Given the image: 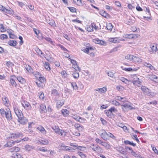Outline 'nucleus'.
<instances>
[{"mask_svg": "<svg viewBox=\"0 0 158 158\" xmlns=\"http://www.w3.org/2000/svg\"><path fill=\"white\" fill-rule=\"evenodd\" d=\"M14 110L15 114L18 117L19 122L23 125L27 123V120L23 116L21 111L19 110L16 107L14 108Z\"/></svg>", "mask_w": 158, "mask_h": 158, "instance_id": "nucleus-1", "label": "nucleus"}, {"mask_svg": "<svg viewBox=\"0 0 158 158\" xmlns=\"http://www.w3.org/2000/svg\"><path fill=\"white\" fill-rule=\"evenodd\" d=\"M52 129L55 131V132L59 135L64 137L66 135V132L63 130L60 129L58 126H55L52 127Z\"/></svg>", "mask_w": 158, "mask_h": 158, "instance_id": "nucleus-2", "label": "nucleus"}, {"mask_svg": "<svg viewBox=\"0 0 158 158\" xmlns=\"http://www.w3.org/2000/svg\"><path fill=\"white\" fill-rule=\"evenodd\" d=\"M98 133L104 140H106L108 139L107 133L104 129H101L100 130L98 131Z\"/></svg>", "mask_w": 158, "mask_h": 158, "instance_id": "nucleus-3", "label": "nucleus"}, {"mask_svg": "<svg viewBox=\"0 0 158 158\" xmlns=\"http://www.w3.org/2000/svg\"><path fill=\"white\" fill-rule=\"evenodd\" d=\"M130 78H132V82L134 85H135L136 83L138 84H140L141 82L139 81V79L137 77V76L135 74L131 75L130 76Z\"/></svg>", "mask_w": 158, "mask_h": 158, "instance_id": "nucleus-4", "label": "nucleus"}, {"mask_svg": "<svg viewBox=\"0 0 158 158\" xmlns=\"http://www.w3.org/2000/svg\"><path fill=\"white\" fill-rule=\"evenodd\" d=\"M90 147L92 149L96 152H100L102 151V148L98 145H94V144H91Z\"/></svg>", "mask_w": 158, "mask_h": 158, "instance_id": "nucleus-5", "label": "nucleus"}, {"mask_svg": "<svg viewBox=\"0 0 158 158\" xmlns=\"http://www.w3.org/2000/svg\"><path fill=\"white\" fill-rule=\"evenodd\" d=\"M21 104L24 108L26 110H30L31 108L30 103L28 102L25 101H23Z\"/></svg>", "mask_w": 158, "mask_h": 158, "instance_id": "nucleus-6", "label": "nucleus"}, {"mask_svg": "<svg viewBox=\"0 0 158 158\" xmlns=\"http://www.w3.org/2000/svg\"><path fill=\"white\" fill-rule=\"evenodd\" d=\"M129 102H127L126 103H123L122 105H121L122 109L124 111L125 110L124 108H126L128 110H131L134 109L133 107H132L129 104Z\"/></svg>", "mask_w": 158, "mask_h": 158, "instance_id": "nucleus-7", "label": "nucleus"}, {"mask_svg": "<svg viewBox=\"0 0 158 158\" xmlns=\"http://www.w3.org/2000/svg\"><path fill=\"white\" fill-rule=\"evenodd\" d=\"M16 77L15 75H12L10 77V82L13 86L16 87L17 84L15 81V80L16 79Z\"/></svg>", "mask_w": 158, "mask_h": 158, "instance_id": "nucleus-8", "label": "nucleus"}, {"mask_svg": "<svg viewBox=\"0 0 158 158\" xmlns=\"http://www.w3.org/2000/svg\"><path fill=\"white\" fill-rule=\"evenodd\" d=\"M35 50L36 52L38 54V55L40 56L41 57H45L46 60L48 61H49V60L48 59L46 58V56L44 55L42 51L39 49V48L37 47H36L35 48Z\"/></svg>", "mask_w": 158, "mask_h": 158, "instance_id": "nucleus-9", "label": "nucleus"}, {"mask_svg": "<svg viewBox=\"0 0 158 158\" xmlns=\"http://www.w3.org/2000/svg\"><path fill=\"white\" fill-rule=\"evenodd\" d=\"M94 91H97L100 94L105 93L107 91V89L105 87H103L102 88L96 89Z\"/></svg>", "mask_w": 158, "mask_h": 158, "instance_id": "nucleus-10", "label": "nucleus"}, {"mask_svg": "<svg viewBox=\"0 0 158 158\" xmlns=\"http://www.w3.org/2000/svg\"><path fill=\"white\" fill-rule=\"evenodd\" d=\"M4 116H5L6 118L8 120H10L11 119V115L9 109L6 110V111Z\"/></svg>", "mask_w": 158, "mask_h": 158, "instance_id": "nucleus-11", "label": "nucleus"}, {"mask_svg": "<svg viewBox=\"0 0 158 158\" xmlns=\"http://www.w3.org/2000/svg\"><path fill=\"white\" fill-rule=\"evenodd\" d=\"M120 39L119 38L115 37L109 38L108 40L109 42L114 43H119L120 41Z\"/></svg>", "mask_w": 158, "mask_h": 158, "instance_id": "nucleus-12", "label": "nucleus"}, {"mask_svg": "<svg viewBox=\"0 0 158 158\" xmlns=\"http://www.w3.org/2000/svg\"><path fill=\"white\" fill-rule=\"evenodd\" d=\"M70 145L71 146L74 147L76 149H77L81 151H84L85 149V148L83 147L77 146L72 143H71Z\"/></svg>", "mask_w": 158, "mask_h": 158, "instance_id": "nucleus-13", "label": "nucleus"}, {"mask_svg": "<svg viewBox=\"0 0 158 158\" xmlns=\"http://www.w3.org/2000/svg\"><path fill=\"white\" fill-rule=\"evenodd\" d=\"M34 146L28 144H27L24 146L25 150L27 152L31 151L32 149H34Z\"/></svg>", "mask_w": 158, "mask_h": 158, "instance_id": "nucleus-14", "label": "nucleus"}, {"mask_svg": "<svg viewBox=\"0 0 158 158\" xmlns=\"http://www.w3.org/2000/svg\"><path fill=\"white\" fill-rule=\"evenodd\" d=\"M0 10L7 13H10L11 12V10L6 9L1 5H0Z\"/></svg>", "mask_w": 158, "mask_h": 158, "instance_id": "nucleus-15", "label": "nucleus"}, {"mask_svg": "<svg viewBox=\"0 0 158 158\" xmlns=\"http://www.w3.org/2000/svg\"><path fill=\"white\" fill-rule=\"evenodd\" d=\"M2 103L5 106H8L9 105V101L8 99L6 97H4L2 98Z\"/></svg>", "mask_w": 158, "mask_h": 158, "instance_id": "nucleus-16", "label": "nucleus"}, {"mask_svg": "<svg viewBox=\"0 0 158 158\" xmlns=\"http://www.w3.org/2000/svg\"><path fill=\"white\" fill-rule=\"evenodd\" d=\"M146 77L152 81H155V79L158 78L156 76L153 74H148L147 75Z\"/></svg>", "mask_w": 158, "mask_h": 158, "instance_id": "nucleus-17", "label": "nucleus"}, {"mask_svg": "<svg viewBox=\"0 0 158 158\" xmlns=\"http://www.w3.org/2000/svg\"><path fill=\"white\" fill-rule=\"evenodd\" d=\"M20 150V149L19 148L16 147H13L12 148L9 149L8 150V151L9 152H17L19 151Z\"/></svg>", "mask_w": 158, "mask_h": 158, "instance_id": "nucleus-18", "label": "nucleus"}, {"mask_svg": "<svg viewBox=\"0 0 158 158\" xmlns=\"http://www.w3.org/2000/svg\"><path fill=\"white\" fill-rule=\"evenodd\" d=\"M143 65L144 66L149 68L151 70H156L155 68L152 66L151 64L148 63L146 62H145L144 63Z\"/></svg>", "mask_w": 158, "mask_h": 158, "instance_id": "nucleus-19", "label": "nucleus"}, {"mask_svg": "<svg viewBox=\"0 0 158 158\" xmlns=\"http://www.w3.org/2000/svg\"><path fill=\"white\" fill-rule=\"evenodd\" d=\"M150 46L152 50L151 51H149V52L150 53H152L153 52H155L157 50V48L156 46L152 44L150 45Z\"/></svg>", "mask_w": 158, "mask_h": 158, "instance_id": "nucleus-20", "label": "nucleus"}, {"mask_svg": "<svg viewBox=\"0 0 158 158\" xmlns=\"http://www.w3.org/2000/svg\"><path fill=\"white\" fill-rule=\"evenodd\" d=\"M37 128L41 133H42L43 134H46V131L45 130L44 128L42 126H39L37 127Z\"/></svg>", "mask_w": 158, "mask_h": 158, "instance_id": "nucleus-21", "label": "nucleus"}, {"mask_svg": "<svg viewBox=\"0 0 158 158\" xmlns=\"http://www.w3.org/2000/svg\"><path fill=\"white\" fill-rule=\"evenodd\" d=\"M22 136V134L21 133H17L16 134H11V138H17L20 136Z\"/></svg>", "mask_w": 158, "mask_h": 158, "instance_id": "nucleus-22", "label": "nucleus"}, {"mask_svg": "<svg viewBox=\"0 0 158 158\" xmlns=\"http://www.w3.org/2000/svg\"><path fill=\"white\" fill-rule=\"evenodd\" d=\"M15 143V142H14L12 140L10 141L6 144L4 146L6 147H11L14 145Z\"/></svg>", "mask_w": 158, "mask_h": 158, "instance_id": "nucleus-23", "label": "nucleus"}, {"mask_svg": "<svg viewBox=\"0 0 158 158\" xmlns=\"http://www.w3.org/2000/svg\"><path fill=\"white\" fill-rule=\"evenodd\" d=\"M141 89L145 94L148 95H149V94L148 93L149 90L148 88H147L144 86H142L141 87Z\"/></svg>", "mask_w": 158, "mask_h": 158, "instance_id": "nucleus-24", "label": "nucleus"}, {"mask_svg": "<svg viewBox=\"0 0 158 158\" xmlns=\"http://www.w3.org/2000/svg\"><path fill=\"white\" fill-rule=\"evenodd\" d=\"M125 149L129 153H131V155L132 154H134V152L133 151L131 148L126 146L125 147Z\"/></svg>", "mask_w": 158, "mask_h": 158, "instance_id": "nucleus-25", "label": "nucleus"}, {"mask_svg": "<svg viewBox=\"0 0 158 158\" xmlns=\"http://www.w3.org/2000/svg\"><path fill=\"white\" fill-rule=\"evenodd\" d=\"M12 157L13 158H23L22 156L17 152H15L13 154Z\"/></svg>", "mask_w": 158, "mask_h": 158, "instance_id": "nucleus-26", "label": "nucleus"}, {"mask_svg": "<svg viewBox=\"0 0 158 158\" xmlns=\"http://www.w3.org/2000/svg\"><path fill=\"white\" fill-rule=\"evenodd\" d=\"M134 56L128 54L125 57V58L130 61H133Z\"/></svg>", "mask_w": 158, "mask_h": 158, "instance_id": "nucleus-27", "label": "nucleus"}, {"mask_svg": "<svg viewBox=\"0 0 158 158\" xmlns=\"http://www.w3.org/2000/svg\"><path fill=\"white\" fill-rule=\"evenodd\" d=\"M16 79L21 84H24L25 82V79L22 77H16Z\"/></svg>", "mask_w": 158, "mask_h": 158, "instance_id": "nucleus-28", "label": "nucleus"}, {"mask_svg": "<svg viewBox=\"0 0 158 158\" xmlns=\"http://www.w3.org/2000/svg\"><path fill=\"white\" fill-rule=\"evenodd\" d=\"M116 149L117 151L119 152L120 153L124 154L125 150L123 147H117Z\"/></svg>", "mask_w": 158, "mask_h": 158, "instance_id": "nucleus-29", "label": "nucleus"}, {"mask_svg": "<svg viewBox=\"0 0 158 158\" xmlns=\"http://www.w3.org/2000/svg\"><path fill=\"white\" fill-rule=\"evenodd\" d=\"M123 70H124L126 71H137L138 70L137 69L133 68V69L131 68H125L123 69Z\"/></svg>", "mask_w": 158, "mask_h": 158, "instance_id": "nucleus-30", "label": "nucleus"}, {"mask_svg": "<svg viewBox=\"0 0 158 158\" xmlns=\"http://www.w3.org/2000/svg\"><path fill=\"white\" fill-rule=\"evenodd\" d=\"M124 143L125 144H129L133 147L135 146L136 145L135 143H133L132 142H131L128 140H125L124 141Z\"/></svg>", "mask_w": 158, "mask_h": 158, "instance_id": "nucleus-31", "label": "nucleus"}, {"mask_svg": "<svg viewBox=\"0 0 158 158\" xmlns=\"http://www.w3.org/2000/svg\"><path fill=\"white\" fill-rule=\"evenodd\" d=\"M63 101L58 100L56 102V106L57 107H61L64 104Z\"/></svg>", "mask_w": 158, "mask_h": 158, "instance_id": "nucleus-32", "label": "nucleus"}, {"mask_svg": "<svg viewBox=\"0 0 158 158\" xmlns=\"http://www.w3.org/2000/svg\"><path fill=\"white\" fill-rule=\"evenodd\" d=\"M118 78L120 80L122 81L125 84H127L129 82V81L127 79L123 77H119Z\"/></svg>", "mask_w": 158, "mask_h": 158, "instance_id": "nucleus-33", "label": "nucleus"}, {"mask_svg": "<svg viewBox=\"0 0 158 158\" xmlns=\"http://www.w3.org/2000/svg\"><path fill=\"white\" fill-rule=\"evenodd\" d=\"M40 143L43 145H47L49 143L48 140L47 139L41 140L39 141Z\"/></svg>", "mask_w": 158, "mask_h": 158, "instance_id": "nucleus-34", "label": "nucleus"}, {"mask_svg": "<svg viewBox=\"0 0 158 158\" xmlns=\"http://www.w3.org/2000/svg\"><path fill=\"white\" fill-rule=\"evenodd\" d=\"M72 75L73 77L75 79L79 77V73L77 71H75L74 72H73Z\"/></svg>", "mask_w": 158, "mask_h": 158, "instance_id": "nucleus-35", "label": "nucleus"}, {"mask_svg": "<svg viewBox=\"0 0 158 158\" xmlns=\"http://www.w3.org/2000/svg\"><path fill=\"white\" fill-rule=\"evenodd\" d=\"M40 109L42 112H45L46 111V108L45 105L41 104L40 105Z\"/></svg>", "mask_w": 158, "mask_h": 158, "instance_id": "nucleus-36", "label": "nucleus"}, {"mask_svg": "<svg viewBox=\"0 0 158 158\" xmlns=\"http://www.w3.org/2000/svg\"><path fill=\"white\" fill-rule=\"evenodd\" d=\"M61 112L63 115L66 116L69 114V111L66 109H64L61 110Z\"/></svg>", "mask_w": 158, "mask_h": 158, "instance_id": "nucleus-37", "label": "nucleus"}, {"mask_svg": "<svg viewBox=\"0 0 158 158\" xmlns=\"http://www.w3.org/2000/svg\"><path fill=\"white\" fill-rule=\"evenodd\" d=\"M9 44L10 46H15L16 45L17 42L15 40H10L9 42Z\"/></svg>", "mask_w": 158, "mask_h": 158, "instance_id": "nucleus-38", "label": "nucleus"}, {"mask_svg": "<svg viewBox=\"0 0 158 158\" xmlns=\"http://www.w3.org/2000/svg\"><path fill=\"white\" fill-rule=\"evenodd\" d=\"M102 145L104 146L107 149H110L111 148L110 145L105 142H103Z\"/></svg>", "mask_w": 158, "mask_h": 158, "instance_id": "nucleus-39", "label": "nucleus"}, {"mask_svg": "<svg viewBox=\"0 0 158 158\" xmlns=\"http://www.w3.org/2000/svg\"><path fill=\"white\" fill-rule=\"evenodd\" d=\"M36 84L38 86L40 87L43 88L44 86V83L40 81H38L36 82Z\"/></svg>", "mask_w": 158, "mask_h": 158, "instance_id": "nucleus-40", "label": "nucleus"}, {"mask_svg": "<svg viewBox=\"0 0 158 158\" xmlns=\"http://www.w3.org/2000/svg\"><path fill=\"white\" fill-rule=\"evenodd\" d=\"M95 43H96L99 44L101 45H104L106 44L105 42H104L103 40H96Z\"/></svg>", "mask_w": 158, "mask_h": 158, "instance_id": "nucleus-41", "label": "nucleus"}, {"mask_svg": "<svg viewBox=\"0 0 158 158\" xmlns=\"http://www.w3.org/2000/svg\"><path fill=\"white\" fill-rule=\"evenodd\" d=\"M44 66L45 69L48 71L50 70V68L49 66V63L48 62H46L44 65Z\"/></svg>", "mask_w": 158, "mask_h": 158, "instance_id": "nucleus-42", "label": "nucleus"}, {"mask_svg": "<svg viewBox=\"0 0 158 158\" xmlns=\"http://www.w3.org/2000/svg\"><path fill=\"white\" fill-rule=\"evenodd\" d=\"M112 24L110 23H109L106 24V27L107 29L110 31L112 30Z\"/></svg>", "mask_w": 158, "mask_h": 158, "instance_id": "nucleus-43", "label": "nucleus"}, {"mask_svg": "<svg viewBox=\"0 0 158 158\" xmlns=\"http://www.w3.org/2000/svg\"><path fill=\"white\" fill-rule=\"evenodd\" d=\"M73 68L76 70V71L78 70L79 72L81 71V69L77 65V64H74L73 65Z\"/></svg>", "mask_w": 158, "mask_h": 158, "instance_id": "nucleus-44", "label": "nucleus"}, {"mask_svg": "<svg viewBox=\"0 0 158 158\" xmlns=\"http://www.w3.org/2000/svg\"><path fill=\"white\" fill-rule=\"evenodd\" d=\"M105 113L106 115L109 117H111L112 114V113L109 110H105Z\"/></svg>", "mask_w": 158, "mask_h": 158, "instance_id": "nucleus-45", "label": "nucleus"}, {"mask_svg": "<svg viewBox=\"0 0 158 158\" xmlns=\"http://www.w3.org/2000/svg\"><path fill=\"white\" fill-rule=\"evenodd\" d=\"M73 2L77 5L80 6L82 4L81 0H73Z\"/></svg>", "mask_w": 158, "mask_h": 158, "instance_id": "nucleus-46", "label": "nucleus"}, {"mask_svg": "<svg viewBox=\"0 0 158 158\" xmlns=\"http://www.w3.org/2000/svg\"><path fill=\"white\" fill-rule=\"evenodd\" d=\"M86 29L87 31L89 32H91L93 31V29L91 24L90 26H88Z\"/></svg>", "mask_w": 158, "mask_h": 158, "instance_id": "nucleus-47", "label": "nucleus"}, {"mask_svg": "<svg viewBox=\"0 0 158 158\" xmlns=\"http://www.w3.org/2000/svg\"><path fill=\"white\" fill-rule=\"evenodd\" d=\"M141 59L138 57L134 56L133 61L139 62L141 61Z\"/></svg>", "mask_w": 158, "mask_h": 158, "instance_id": "nucleus-48", "label": "nucleus"}, {"mask_svg": "<svg viewBox=\"0 0 158 158\" xmlns=\"http://www.w3.org/2000/svg\"><path fill=\"white\" fill-rule=\"evenodd\" d=\"M72 148L68 146H64L62 147V149L64 151H67L70 150Z\"/></svg>", "mask_w": 158, "mask_h": 158, "instance_id": "nucleus-49", "label": "nucleus"}, {"mask_svg": "<svg viewBox=\"0 0 158 158\" xmlns=\"http://www.w3.org/2000/svg\"><path fill=\"white\" fill-rule=\"evenodd\" d=\"M72 86L74 89L77 90L78 89V87L77 85V84L75 82L72 83H71Z\"/></svg>", "mask_w": 158, "mask_h": 158, "instance_id": "nucleus-50", "label": "nucleus"}, {"mask_svg": "<svg viewBox=\"0 0 158 158\" xmlns=\"http://www.w3.org/2000/svg\"><path fill=\"white\" fill-rule=\"evenodd\" d=\"M6 65L8 67H12L14 66V64L10 61H8L6 62Z\"/></svg>", "mask_w": 158, "mask_h": 158, "instance_id": "nucleus-51", "label": "nucleus"}, {"mask_svg": "<svg viewBox=\"0 0 158 158\" xmlns=\"http://www.w3.org/2000/svg\"><path fill=\"white\" fill-rule=\"evenodd\" d=\"M77 154L82 158H85L86 157L85 155L81 152H77Z\"/></svg>", "mask_w": 158, "mask_h": 158, "instance_id": "nucleus-52", "label": "nucleus"}, {"mask_svg": "<svg viewBox=\"0 0 158 158\" xmlns=\"http://www.w3.org/2000/svg\"><path fill=\"white\" fill-rule=\"evenodd\" d=\"M39 97L40 99L43 100L44 98V96L43 92H40L39 94Z\"/></svg>", "mask_w": 158, "mask_h": 158, "instance_id": "nucleus-53", "label": "nucleus"}, {"mask_svg": "<svg viewBox=\"0 0 158 158\" xmlns=\"http://www.w3.org/2000/svg\"><path fill=\"white\" fill-rule=\"evenodd\" d=\"M38 81H40L42 83H44V82H45V79L44 77H39Z\"/></svg>", "mask_w": 158, "mask_h": 158, "instance_id": "nucleus-54", "label": "nucleus"}, {"mask_svg": "<svg viewBox=\"0 0 158 158\" xmlns=\"http://www.w3.org/2000/svg\"><path fill=\"white\" fill-rule=\"evenodd\" d=\"M151 147H152V150L157 155H158V151L156 149V148L155 147H154V146L153 145H151Z\"/></svg>", "mask_w": 158, "mask_h": 158, "instance_id": "nucleus-55", "label": "nucleus"}, {"mask_svg": "<svg viewBox=\"0 0 158 158\" xmlns=\"http://www.w3.org/2000/svg\"><path fill=\"white\" fill-rule=\"evenodd\" d=\"M72 117L76 120L78 121L79 120V118H80V117H79L78 116H77V115H73L72 116Z\"/></svg>", "mask_w": 158, "mask_h": 158, "instance_id": "nucleus-56", "label": "nucleus"}, {"mask_svg": "<svg viewBox=\"0 0 158 158\" xmlns=\"http://www.w3.org/2000/svg\"><path fill=\"white\" fill-rule=\"evenodd\" d=\"M7 38V36L6 35L2 34L0 35V39L3 40Z\"/></svg>", "mask_w": 158, "mask_h": 158, "instance_id": "nucleus-57", "label": "nucleus"}, {"mask_svg": "<svg viewBox=\"0 0 158 158\" xmlns=\"http://www.w3.org/2000/svg\"><path fill=\"white\" fill-rule=\"evenodd\" d=\"M95 141L97 143H98L102 145L104 142L98 138L96 139Z\"/></svg>", "mask_w": 158, "mask_h": 158, "instance_id": "nucleus-58", "label": "nucleus"}, {"mask_svg": "<svg viewBox=\"0 0 158 158\" xmlns=\"http://www.w3.org/2000/svg\"><path fill=\"white\" fill-rule=\"evenodd\" d=\"M108 75L111 77H113L114 76V73L111 71H109L107 73Z\"/></svg>", "mask_w": 158, "mask_h": 158, "instance_id": "nucleus-59", "label": "nucleus"}, {"mask_svg": "<svg viewBox=\"0 0 158 158\" xmlns=\"http://www.w3.org/2000/svg\"><path fill=\"white\" fill-rule=\"evenodd\" d=\"M109 110L112 113L113 112H116L117 111V110L114 107H111L109 109Z\"/></svg>", "mask_w": 158, "mask_h": 158, "instance_id": "nucleus-60", "label": "nucleus"}, {"mask_svg": "<svg viewBox=\"0 0 158 158\" xmlns=\"http://www.w3.org/2000/svg\"><path fill=\"white\" fill-rule=\"evenodd\" d=\"M0 31L1 32H4L6 31V29L2 24H0Z\"/></svg>", "mask_w": 158, "mask_h": 158, "instance_id": "nucleus-61", "label": "nucleus"}, {"mask_svg": "<svg viewBox=\"0 0 158 158\" xmlns=\"http://www.w3.org/2000/svg\"><path fill=\"white\" fill-rule=\"evenodd\" d=\"M132 155L133 156L136 158H142L140 155L136 154L135 152L134 154H132Z\"/></svg>", "mask_w": 158, "mask_h": 158, "instance_id": "nucleus-62", "label": "nucleus"}, {"mask_svg": "<svg viewBox=\"0 0 158 158\" xmlns=\"http://www.w3.org/2000/svg\"><path fill=\"white\" fill-rule=\"evenodd\" d=\"M69 9L72 12H76V9L75 8L72 7H69Z\"/></svg>", "mask_w": 158, "mask_h": 158, "instance_id": "nucleus-63", "label": "nucleus"}, {"mask_svg": "<svg viewBox=\"0 0 158 158\" xmlns=\"http://www.w3.org/2000/svg\"><path fill=\"white\" fill-rule=\"evenodd\" d=\"M112 103L115 105L118 106L120 105V104L118 102H117L115 100H113L112 101Z\"/></svg>", "mask_w": 158, "mask_h": 158, "instance_id": "nucleus-64", "label": "nucleus"}]
</instances>
